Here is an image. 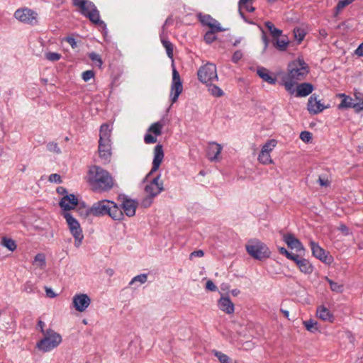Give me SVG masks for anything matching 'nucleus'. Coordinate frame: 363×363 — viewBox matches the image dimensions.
<instances>
[{
	"label": "nucleus",
	"instance_id": "obj_47",
	"mask_svg": "<svg viewBox=\"0 0 363 363\" xmlns=\"http://www.w3.org/2000/svg\"><path fill=\"white\" fill-rule=\"evenodd\" d=\"M278 250H279V253L283 255H285L287 259H289L290 260L295 259V256L296 255L289 252L285 247H280L278 248Z\"/></svg>",
	"mask_w": 363,
	"mask_h": 363
},
{
	"label": "nucleus",
	"instance_id": "obj_61",
	"mask_svg": "<svg viewBox=\"0 0 363 363\" xmlns=\"http://www.w3.org/2000/svg\"><path fill=\"white\" fill-rule=\"evenodd\" d=\"M355 54L359 57H363V42L355 50Z\"/></svg>",
	"mask_w": 363,
	"mask_h": 363
},
{
	"label": "nucleus",
	"instance_id": "obj_23",
	"mask_svg": "<svg viewBox=\"0 0 363 363\" xmlns=\"http://www.w3.org/2000/svg\"><path fill=\"white\" fill-rule=\"evenodd\" d=\"M218 308L227 314H233L235 311V306L229 297L222 296L218 301Z\"/></svg>",
	"mask_w": 363,
	"mask_h": 363
},
{
	"label": "nucleus",
	"instance_id": "obj_49",
	"mask_svg": "<svg viewBox=\"0 0 363 363\" xmlns=\"http://www.w3.org/2000/svg\"><path fill=\"white\" fill-rule=\"evenodd\" d=\"M46 58L50 61H57L61 58V55L57 52H48Z\"/></svg>",
	"mask_w": 363,
	"mask_h": 363
},
{
	"label": "nucleus",
	"instance_id": "obj_40",
	"mask_svg": "<svg viewBox=\"0 0 363 363\" xmlns=\"http://www.w3.org/2000/svg\"><path fill=\"white\" fill-rule=\"evenodd\" d=\"M327 281L330 284V289L336 293H341L343 291V285L337 282L333 281L330 279L326 277Z\"/></svg>",
	"mask_w": 363,
	"mask_h": 363
},
{
	"label": "nucleus",
	"instance_id": "obj_26",
	"mask_svg": "<svg viewBox=\"0 0 363 363\" xmlns=\"http://www.w3.org/2000/svg\"><path fill=\"white\" fill-rule=\"evenodd\" d=\"M313 86L311 83H301L295 89L296 96L305 97L312 93Z\"/></svg>",
	"mask_w": 363,
	"mask_h": 363
},
{
	"label": "nucleus",
	"instance_id": "obj_4",
	"mask_svg": "<svg viewBox=\"0 0 363 363\" xmlns=\"http://www.w3.org/2000/svg\"><path fill=\"white\" fill-rule=\"evenodd\" d=\"M91 215L94 216H109L115 220H121L123 218V212L113 201L104 199L94 203L90 207Z\"/></svg>",
	"mask_w": 363,
	"mask_h": 363
},
{
	"label": "nucleus",
	"instance_id": "obj_42",
	"mask_svg": "<svg viewBox=\"0 0 363 363\" xmlns=\"http://www.w3.org/2000/svg\"><path fill=\"white\" fill-rule=\"evenodd\" d=\"M147 280V274H140L134 277L129 283V285H133L135 282H138L140 284H145Z\"/></svg>",
	"mask_w": 363,
	"mask_h": 363
},
{
	"label": "nucleus",
	"instance_id": "obj_34",
	"mask_svg": "<svg viewBox=\"0 0 363 363\" xmlns=\"http://www.w3.org/2000/svg\"><path fill=\"white\" fill-rule=\"evenodd\" d=\"M252 1V0H239L238 8L245 9L247 11L250 13L254 12L255 8L252 6L251 2Z\"/></svg>",
	"mask_w": 363,
	"mask_h": 363
},
{
	"label": "nucleus",
	"instance_id": "obj_35",
	"mask_svg": "<svg viewBox=\"0 0 363 363\" xmlns=\"http://www.w3.org/2000/svg\"><path fill=\"white\" fill-rule=\"evenodd\" d=\"M277 144V142L274 139L268 140L262 147L261 151L264 152L271 153V152L274 149Z\"/></svg>",
	"mask_w": 363,
	"mask_h": 363
},
{
	"label": "nucleus",
	"instance_id": "obj_53",
	"mask_svg": "<svg viewBox=\"0 0 363 363\" xmlns=\"http://www.w3.org/2000/svg\"><path fill=\"white\" fill-rule=\"evenodd\" d=\"M320 186H328L330 184V181L328 179L325 177H321L320 176L318 180Z\"/></svg>",
	"mask_w": 363,
	"mask_h": 363
},
{
	"label": "nucleus",
	"instance_id": "obj_46",
	"mask_svg": "<svg viewBox=\"0 0 363 363\" xmlns=\"http://www.w3.org/2000/svg\"><path fill=\"white\" fill-rule=\"evenodd\" d=\"M47 149L50 152H52L56 154H60L61 152L60 148L58 147L57 143H54V142L48 143Z\"/></svg>",
	"mask_w": 363,
	"mask_h": 363
},
{
	"label": "nucleus",
	"instance_id": "obj_62",
	"mask_svg": "<svg viewBox=\"0 0 363 363\" xmlns=\"http://www.w3.org/2000/svg\"><path fill=\"white\" fill-rule=\"evenodd\" d=\"M45 292H46V295L47 296L50 297V298H54L56 296V294L55 293L52 291V289L50 288H48L46 287L45 288Z\"/></svg>",
	"mask_w": 363,
	"mask_h": 363
},
{
	"label": "nucleus",
	"instance_id": "obj_22",
	"mask_svg": "<svg viewBox=\"0 0 363 363\" xmlns=\"http://www.w3.org/2000/svg\"><path fill=\"white\" fill-rule=\"evenodd\" d=\"M300 271L304 274H311L313 270V267L310 263V262L303 257H300L298 255L295 256V259H293Z\"/></svg>",
	"mask_w": 363,
	"mask_h": 363
},
{
	"label": "nucleus",
	"instance_id": "obj_9",
	"mask_svg": "<svg viewBox=\"0 0 363 363\" xmlns=\"http://www.w3.org/2000/svg\"><path fill=\"white\" fill-rule=\"evenodd\" d=\"M247 253L253 258L262 260L270 257L271 251L269 247L259 240L252 241L246 245Z\"/></svg>",
	"mask_w": 363,
	"mask_h": 363
},
{
	"label": "nucleus",
	"instance_id": "obj_6",
	"mask_svg": "<svg viewBox=\"0 0 363 363\" xmlns=\"http://www.w3.org/2000/svg\"><path fill=\"white\" fill-rule=\"evenodd\" d=\"M73 5L79 9L82 15L88 18L93 23L103 29L106 28V23L101 20L99 11L93 2L89 0H73Z\"/></svg>",
	"mask_w": 363,
	"mask_h": 363
},
{
	"label": "nucleus",
	"instance_id": "obj_37",
	"mask_svg": "<svg viewBox=\"0 0 363 363\" xmlns=\"http://www.w3.org/2000/svg\"><path fill=\"white\" fill-rule=\"evenodd\" d=\"M294 38L298 41V43H301L304 39L306 33L303 28L296 27L294 29Z\"/></svg>",
	"mask_w": 363,
	"mask_h": 363
},
{
	"label": "nucleus",
	"instance_id": "obj_45",
	"mask_svg": "<svg viewBox=\"0 0 363 363\" xmlns=\"http://www.w3.org/2000/svg\"><path fill=\"white\" fill-rule=\"evenodd\" d=\"M79 215L82 217L86 218L89 215H91L90 208L85 206H79L77 209Z\"/></svg>",
	"mask_w": 363,
	"mask_h": 363
},
{
	"label": "nucleus",
	"instance_id": "obj_16",
	"mask_svg": "<svg viewBox=\"0 0 363 363\" xmlns=\"http://www.w3.org/2000/svg\"><path fill=\"white\" fill-rule=\"evenodd\" d=\"M59 205L64 212H68L78 205V199L72 194L65 195L60 201Z\"/></svg>",
	"mask_w": 363,
	"mask_h": 363
},
{
	"label": "nucleus",
	"instance_id": "obj_57",
	"mask_svg": "<svg viewBox=\"0 0 363 363\" xmlns=\"http://www.w3.org/2000/svg\"><path fill=\"white\" fill-rule=\"evenodd\" d=\"M260 28V30L262 31V40L264 43V50H266L269 45V40L268 39V38L267 37V35H266V33L264 32V30H263L262 28L259 27Z\"/></svg>",
	"mask_w": 363,
	"mask_h": 363
},
{
	"label": "nucleus",
	"instance_id": "obj_5",
	"mask_svg": "<svg viewBox=\"0 0 363 363\" xmlns=\"http://www.w3.org/2000/svg\"><path fill=\"white\" fill-rule=\"evenodd\" d=\"M111 128L107 124L100 127L98 152L100 161L106 164L111 162L112 156V143L111 140Z\"/></svg>",
	"mask_w": 363,
	"mask_h": 363
},
{
	"label": "nucleus",
	"instance_id": "obj_14",
	"mask_svg": "<svg viewBox=\"0 0 363 363\" xmlns=\"http://www.w3.org/2000/svg\"><path fill=\"white\" fill-rule=\"evenodd\" d=\"M91 303V298L86 294H77L72 298V306L78 312L85 311Z\"/></svg>",
	"mask_w": 363,
	"mask_h": 363
},
{
	"label": "nucleus",
	"instance_id": "obj_25",
	"mask_svg": "<svg viewBox=\"0 0 363 363\" xmlns=\"http://www.w3.org/2000/svg\"><path fill=\"white\" fill-rule=\"evenodd\" d=\"M257 74L264 82L269 84H275L277 82V77L272 74L267 69L264 67H258Z\"/></svg>",
	"mask_w": 363,
	"mask_h": 363
},
{
	"label": "nucleus",
	"instance_id": "obj_44",
	"mask_svg": "<svg viewBox=\"0 0 363 363\" xmlns=\"http://www.w3.org/2000/svg\"><path fill=\"white\" fill-rule=\"evenodd\" d=\"M91 60L98 67H101L102 65V60L100 55L96 52H91L89 55Z\"/></svg>",
	"mask_w": 363,
	"mask_h": 363
},
{
	"label": "nucleus",
	"instance_id": "obj_19",
	"mask_svg": "<svg viewBox=\"0 0 363 363\" xmlns=\"http://www.w3.org/2000/svg\"><path fill=\"white\" fill-rule=\"evenodd\" d=\"M138 207V202L135 200L124 197L122 203L121 210L123 209L124 213L128 217H133L135 215L136 208Z\"/></svg>",
	"mask_w": 363,
	"mask_h": 363
},
{
	"label": "nucleus",
	"instance_id": "obj_1",
	"mask_svg": "<svg viewBox=\"0 0 363 363\" xmlns=\"http://www.w3.org/2000/svg\"><path fill=\"white\" fill-rule=\"evenodd\" d=\"M163 159V147L162 145L158 144L154 148V158L152 169L143 180V182L145 183L144 191L146 195L156 197L164 190L163 182L160 179V174L152 178L151 177L152 174L158 170Z\"/></svg>",
	"mask_w": 363,
	"mask_h": 363
},
{
	"label": "nucleus",
	"instance_id": "obj_31",
	"mask_svg": "<svg viewBox=\"0 0 363 363\" xmlns=\"http://www.w3.org/2000/svg\"><path fill=\"white\" fill-rule=\"evenodd\" d=\"M1 244L2 246L6 247L11 252H13L17 247L16 242L13 239L8 238L6 237H4L2 238Z\"/></svg>",
	"mask_w": 363,
	"mask_h": 363
},
{
	"label": "nucleus",
	"instance_id": "obj_17",
	"mask_svg": "<svg viewBox=\"0 0 363 363\" xmlns=\"http://www.w3.org/2000/svg\"><path fill=\"white\" fill-rule=\"evenodd\" d=\"M309 245L312 251L313 255L323 262H330V257H328L326 251L322 248L318 242L313 240H310Z\"/></svg>",
	"mask_w": 363,
	"mask_h": 363
},
{
	"label": "nucleus",
	"instance_id": "obj_64",
	"mask_svg": "<svg viewBox=\"0 0 363 363\" xmlns=\"http://www.w3.org/2000/svg\"><path fill=\"white\" fill-rule=\"evenodd\" d=\"M45 323L41 320L38 322V327L40 328V332L43 334L46 333V330H44Z\"/></svg>",
	"mask_w": 363,
	"mask_h": 363
},
{
	"label": "nucleus",
	"instance_id": "obj_39",
	"mask_svg": "<svg viewBox=\"0 0 363 363\" xmlns=\"http://www.w3.org/2000/svg\"><path fill=\"white\" fill-rule=\"evenodd\" d=\"M354 1V0H340L335 7L334 16H337L345 7L352 3Z\"/></svg>",
	"mask_w": 363,
	"mask_h": 363
},
{
	"label": "nucleus",
	"instance_id": "obj_52",
	"mask_svg": "<svg viewBox=\"0 0 363 363\" xmlns=\"http://www.w3.org/2000/svg\"><path fill=\"white\" fill-rule=\"evenodd\" d=\"M49 181L50 182H54L56 184H60L62 182V179L60 174H51L49 176Z\"/></svg>",
	"mask_w": 363,
	"mask_h": 363
},
{
	"label": "nucleus",
	"instance_id": "obj_55",
	"mask_svg": "<svg viewBox=\"0 0 363 363\" xmlns=\"http://www.w3.org/2000/svg\"><path fill=\"white\" fill-rule=\"evenodd\" d=\"M64 40L67 42L72 48H77V41L75 40L74 38H73L72 36H67L66 38H64Z\"/></svg>",
	"mask_w": 363,
	"mask_h": 363
},
{
	"label": "nucleus",
	"instance_id": "obj_21",
	"mask_svg": "<svg viewBox=\"0 0 363 363\" xmlns=\"http://www.w3.org/2000/svg\"><path fill=\"white\" fill-rule=\"evenodd\" d=\"M222 149L223 147L220 144L215 142L210 143L207 150L208 159L211 162L218 161Z\"/></svg>",
	"mask_w": 363,
	"mask_h": 363
},
{
	"label": "nucleus",
	"instance_id": "obj_33",
	"mask_svg": "<svg viewBox=\"0 0 363 363\" xmlns=\"http://www.w3.org/2000/svg\"><path fill=\"white\" fill-rule=\"evenodd\" d=\"M303 325L306 330L311 333H315L319 330L318 323L312 319L303 321Z\"/></svg>",
	"mask_w": 363,
	"mask_h": 363
},
{
	"label": "nucleus",
	"instance_id": "obj_43",
	"mask_svg": "<svg viewBox=\"0 0 363 363\" xmlns=\"http://www.w3.org/2000/svg\"><path fill=\"white\" fill-rule=\"evenodd\" d=\"M217 32V30H210L208 32H206L204 35L205 42L208 44L213 43L216 39L215 33Z\"/></svg>",
	"mask_w": 363,
	"mask_h": 363
},
{
	"label": "nucleus",
	"instance_id": "obj_58",
	"mask_svg": "<svg viewBox=\"0 0 363 363\" xmlns=\"http://www.w3.org/2000/svg\"><path fill=\"white\" fill-rule=\"evenodd\" d=\"M203 255V251L201 250H199L192 252L189 255V258L191 259L193 257H202Z\"/></svg>",
	"mask_w": 363,
	"mask_h": 363
},
{
	"label": "nucleus",
	"instance_id": "obj_12",
	"mask_svg": "<svg viewBox=\"0 0 363 363\" xmlns=\"http://www.w3.org/2000/svg\"><path fill=\"white\" fill-rule=\"evenodd\" d=\"M183 91L182 82L178 71L175 67L172 69V81L170 90V100L172 104L175 103Z\"/></svg>",
	"mask_w": 363,
	"mask_h": 363
},
{
	"label": "nucleus",
	"instance_id": "obj_51",
	"mask_svg": "<svg viewBox=\"0 0 363 363\" xmlns=\"http://www.w3.org/2000/svg\"><path fill=\"white\" fill-rule=\"evenodd\" d=\"M154 198H155L154 196H150V195H146V196L142 200L141 205L145 208L149 207L152 204V199Z\"/></svg>",
	"mask_w": 363,
	"mask_h": 363
},
{
	"label": "nucleus",
	"instance_id": "obj_20",
	"mask_svg": "<svg viewBox=\"0 0 363 363\" xmlns=\"http://www.w3.org/2000/svg\"><path fill=\"white\" fill-rule=\"evenodd\" d=\"M200 21L203 26H206L210 28V30H217V31H224L225 29L223 28L220 26V23L213 18L210 15H203L200 16Z\"/></svg>",
	"mask_w": 363,
	"mask_h": 363
},
{
	"label": "nucleus",
	"instance_id": "obj_18",
	"mask_svg": "<svg viewBox=\"0 0 363 363\" xmlns=\"http://www.w3.org/2000/svg\"><path fill=\"white\" fill-rule=\"evenodd\" d=\"M282 239L289 248L294 249L297 252L305 250L303 244L292 233L283 234Z\"/></svg>",
	"mask_w": 363,
	"mask_h": 363
},
{
	"label": "nucleus",
	"instance_id": "obj_3",
	"mask_svg": "<svg viewBox=\"0 0 363 363\" xmlns=\"http://www.w3.org/2000/svg\"><path fill=\"white\" fill-rule=\"evenodd\" d=\"M88 182L94 191L104 192L111 190L114 184L110 173L102 167L93 165L88 172Z\"/></svg>",
	"mask_w": 363,
	"mask_h": 363
},
{
	"label": "nucleus",
	"instance_id": "obj_63",
	"mask_svg": "<svg viewBox=\"0 0 363 363\" xmlns=\"http://www.w3.org/2000/svg\"><path fill=\"white\" fill-rule=\"evenodd\" d=\"M57 192L60 194V195H63V196L65 195H68L67 194V189L62 186H59L57 188Z\"/></svg>",
	"mask_w": 363,
	"mask_h": 363
},
{
	"label": "nucleus",
	"instance_id": "obj_54",
	"mask_svg": "<svg viewBox=\"0 0 363 363\" xmlns=\"http://www.w3.org/2000/svg\"><path fill=\"white\" fill-rule=\"evenodd\" d=\"M206 289L211 291H217L218 288L211 280H208L206 284Z\"/></svg>",
	"mask_w": 363,
	"mask_h": 363
},
{
	"label": "nucleus",
	"instance_id": "obj_10",
	"mask_svg": "<svg viewBox=\"0 0 363 363\" xmlns=\"http://www.w3.org/2000/svg\"><path fill=\"white\" fill-rule=\"evenodd\" d=\"M199 81L203 84L211 83L218 79L216 67L213 63H207L201 67L197 73Z\"/></svg>",
	"mask_w": 363,
	"mask_h": 363
},
{
	"label": "nucleus",
	"instance_id": "obj_7",
	"mask_svg": "<svg viewBox=\"0 0 363 363\" xmlns=\"http://www.w3.org/2000/svg\"><path fill=\"white\" fill-rule=\"evenodd\" d=\"M62 342V337L52 329L46 330L43 338L37 342V348L44 352H48L57 347Z\"/></svg>",
	"mask_w": 363,
	"mask_h": 363
},
{
	"label": "nucleus",
	"instance_id": "obj_56",
	"mask_svg": "<svg viewBox=\"0 0 363 363\" xmlns=\"http://www.w3.org/2000/svg\"><path fill=\"white\" fill-rule=\"evenodd\" d=\"M242 57V53L240 50H237L234 52L232 57V61L237 63Z\"/></svg>",
	"mask_w": 363,
	"mask_h": 363
},
{
	"label": "nucleus",
	"instance_id": "obj_28",
	"mask_svg": "<svg viewBox=\"0 0 363 363\" xmlns=\"http://www.w3.org/2000/svg\"><path fill=\"white\" fill-rule=\"evenodd\" d=\"M160 40L162 45L165 48L167 56L172 59L173 58V45L168 40L164 35L163 32L160 33Z\"/></svg>",
	"mask_w": 363,
	"mask_h": 363
},
{
	"label": "nucleus",
	"instance_id": "obj_59",
	"mask_svg": "<svg viewBox=\"0 0 363 363\" xmlns=\"http://www.w3.org/2000/svg\"><path fill=\"white\" fill-rule=\"evenodd\" d=\"M23 290L28 293H30L33 291V285L30 281L26 282L23 286Z\"/></svg>",
	"mask_w": 363,
	"mask_h": 363
},
{
	"label": "nucleus",
	"instance_id": "obj_8",
	"mask_svg": "<svg viewBox=\"0 0 363 363\" xmlns=\"http://www.w3.org/2000/svg\"><path fill=\"white\" fill-rule=\"evenodd\" d=\"M62 216L66 220L70 233L74 239V246L79 247L84 240V235L79 223L69 212H63Z\"/></svg>",
	"mask_w": 363,
	"mask_h": 363
},
{
	"label": "nucleus",
	"instance_id": "obj_15",
	"mask_svg": "<svg viewBox=\"0 0 363 363\" xmlns=\"http://www.w3.org/2000/svg\"><path fill=\"white\" fill-rule=\"evenodd\" d=\"M327 108L328 106H325L320 100H318V96L315 94H312L309 97L307 104V110L310 113L318 114Z\"/></svg>",
	"mask_w": 363,
	"mask_h": 363
},
{
	"label": "nucleus",
	"instance_id": "obj_60",
	"mask_svg": "<svg viewBox=\"0 0 363 363\" xmlns=\"http://www.w3.org/2000/svg\"><path fill=\"white\" fill-rule=\"evenodd\" d=\"M338 230L341 231L345 235L350 234V230L345 224H340L338 227Z\"/></svg>",
	"mask_w": 363,
	"mask_h": 363
},
{
	"label": "nucleus",
	"instance_id": "obj_2",
	"mask_svg": "<svg viewBox=\"0 0 363 363\" xmlns=\"http://www.w3.org/2000/svg\"><path fill=\"white\" fill-rule=\"evenodd\" d=\"M287 71V73L282 76L280 84L292 95L295 93V85L298 81L306 78L309 72V67L303 59L298 58L289 64Z\"/></svg>",
	"mask_w": 363,
	"mask_h": 363
},
{
	"label": "nucleus",
	"instance_id": "obj_36",
	"mask_svg": "<svg viewBox=\"0 0 363 363\" xmlns=\"http://www.w3.org/2000/svg\"><path fill=\"white\" fill-rule=\"evenodd\" d=\"M33 264H35L40 269H43L46 265L45 255L43 253L37 254L34 258Z\"/></svg>",
	"mask_w": 363,
	"mask_h": 363
},
{
	"label": "nucleus",
	"instance_id": "obj_27",
	"mask_svg": "<svg viewBox=\"0 0 363 363\" xmlns=\"http://www.w3.org/2000/svg\"><path fill=\"white\" fill-rule=\"evenodd\" d=\"M316 315L320 319L324 321H328L330 323L333 322V315L331 313L330 310L324 306L318 307L316 310Z\"/></svg>",
	"mask_w": 363,
	"mask_h": 363
},
{
	"label": "nucleus",
	"instance_id": "obj_11",
	"mask_svg": "<svg viewBox=\"0 0 363 363\" xmlns=\"http://www.w3.org/2000/svg\"><path fill=\"white\" fill-rule=\"evenodd\" d=\"M14 17L18 21L30 26L36 25L38 23V13L28 8L17 9L14 13Z\"/></svg>",
	"mask_w": 363,
	"mask_h": 363
},
{
	"label": "nucleus",
	"instance_id": "obj_24",
	"mask_svg": "<svg viewBox=\"0 0 363 363\" xmlns=\"http://www.w3.org/2000/svg\"><path fill=\"white\" fill-rule=\"evenodd\" d=\"M343 98L341 103L339 105V108H354L357 110H363V99L362 101L352 103V99L345 94H341Z\"/></svg>",
	"mask_w": 363,
	"mask_h": 363
},
{
	"label": "nucleus",
	"instance_id": "obj_29",
	"mask_svg": "<svg viewBox=\"0 0 363 363\" xmlns=\"http://www.w3.org/2000/svg\"><path fill=\"white\" fill-rule=\"evenodd\" d=\"M264 24L273 38H277L281 35L282 30L277 28L271 21H266Z\"/></svg>",
	"mask_w": 363,
	"mask_h": 363
},
{
	"label": "nucleus",
	"instance_id": "obj_48",
	"mask_svg": "<svg viewBox=\"0 0 363 363\" xmlns=\"http://www.w3.org/2000/svg\"><path fill=\"white\" fill-rule=\"evenodd\" d=\"M300 138L305 143H308L312 139V134L308 131H302L300 133Z\"/></svg>",
	"mask_w": 363,
	"mask_h": 363
},
{
	"label": "nucleus",
	"instance_id": "obj_32",
	"mask_svg": "<svg viewBox=\"0 0 363 363\" xmlns=\"http://www.w3.org/2000/svg\"><path fill=\"white\" fill-rule=\"evenodd\" d=\"M289 44L287 38L279 39L277 38L274 43V46L280 51H285Z\"/></svg>",
	"mask_w": 363,
	"mask_h": 363
},
{
	"label": "nucleus",
	"instance_id": "obj_50",
	"mask_svg": "<svg viewBox=\"0 0 363 363\" xmlns=\"http://www.w3.org/2000/svg\"><path fill=\"white\" fill-rule=\"evenodd\" d=\"M94 72L92 70H86L82 74V79L84 82H88L91 79L94 78Z\"/></svg>",
	"mask_w": 363,
	"mask_h": 363
},
{
	"label": "nucleus",
	"instance_id": "obj_38",
	"mask_svg": "<svg viewBox=\"0 0 363 363\" xmlns=\"http://www.w3.org/2000/svg\"><path fill=\"white\" fill-rule=\"evenodd\" d=\"M208 92L215 97H220L224 95L223 91L218 86L213 84H209Z\"/></svg>",
	"mask_w": 363,
	"mask_h": 363
},
{
	"label": "nucleus",
	"instance_id": "obj_30",
	"mask_svg": "<svg viewBox=\"0 0 363 363\" xmlns=\"http://www.w3.org/2000/svg\"><path fill=\"white\" fill-rule=\"evenodd\" d=\"M257 160L262 164H273L274 161L271 157L270 153L260 151L258 155Z\"/></svg>",
	"mask_w": 363,
	"mask_h": 363
},
{
	"label": "nucleus",
	"instance_id": "obj_13",
	"mask_svg": "<svg viewBox=\"0 0 363 363\" xmlns=\"http://www.w3.org/2000/svg\"><path fill=\"white\" fill-rule=\"evenodd\" d=\"M164 123L162 121H157L152 123L148 128L147 133L145 135L144 141L146 144H153L157 142V136L162 134V129Z\"/></svg>",
	"mask_w": 363,
	"mask_h": 363
},
{
	"label": "nucleus",
	"instance_id": "obj_41",
	"mask_svg": "<svg viewBox=\"0 0 363 363\" xmlns=\"http://www.w3.org/2000/svg\"><path fill=\"white\" fill-rule=\"evenodd\" d=\"M213 354L215 355V357H216L218 358V359L219 360V362L220 363H230L231 362L230 357L228 355H226L225 354H224L220 351L213 350Z\"/></svg>",
	"mask_w": 363,
	"mask_h": 363
}]
</instances>
